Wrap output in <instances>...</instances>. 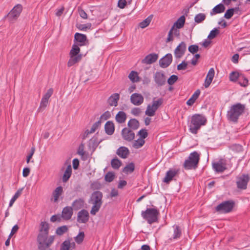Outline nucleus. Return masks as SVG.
Here are the masks:
<instances>
[{
	"label": "nucleus",
	"mask_w": 250,
	"mask_h": 250,
	"mask_svg": "<svg viewBox=\"0 0 250 250\" xmlns=\"http://www.w3.org/2000/svg\"><path fill=\"white\" fill-rule=\"evenodd\" d=\"M121 164V161L117 158L113 159L111 161V167L115 169H119Z\"/></svg>",
	"instance_id": "nucleus-44"
},
{
	"label": "nucleus",
	"mask_w": 250,
	"mask_h": 250,
	"mask_svg": "<svg viewBox=\"0 0 250 250\" xmlns=\"http://www.w3.org/2000/svg\"><path fill=\"white\" fill-rule=\"evenodd\" d=\"M49 229V227L48 223L45 221H43L41 223L39 233L37 238L39 250H46L49 248L53 243L55 236L51 235L48 237Z\"/></svg>",
	"instance_id": "nucleus-1"
},
{
	"label": "nucleus",
	"mask_w": 250,
	"mask_h": 250,
	"mask_svg": "<svg viewBox=\"0 0 250 250\" xmlns=\"http://www.w3.org/2000/svg\"><path fill=\"white\" fill-rule=\"evenodd\" d=\"M104 129L107 134L112 135L115 130L114 123L111 121L107 122L104 125Z\"/></svg>",
	"instance_id": "nucleus-30"
},
{
	"label": "nucleus",
	"mask_w": 250,
	"mask_h": 250,
	"mask_svg": "<svg viewBox=\"0 0 250 250\" xmlns=\"http://www.w3.org/2000/svg\"><path fill=\"white\" fill-rule=\"evenodd\" d=\"M206 19V15L203 13H200L196 15L194 18L195 21L197 23H200Z\"/></svg>",
	"instance_id": "nucleus-50"
},
{
	"label": "nucleus",
	"mask_w": 250,
	"mask_h": 250,
	"mask_svg": "<svg viewBox=\"0 0 250 250\" xmlns=\"http://www.w3.org/2000/svg\"><path fill=\"white\" fill-rule=\"evenodd\" d=\"M23 188L19 189L15 193L14 195L11 198L9 204V207H11L15 201L19 197V196L21 195Z\"/></svg>",
	"instance_id": "nucleus-40"
},
{
	"label": "nucleus",
	"mask_w": 250,
	"mask_h": 250,
	"mask_svg": "<svg viewBox=\"0 0 250 250\" xmlns=\"http://www.w3.org/2000/svg\"><path fill=\"white\" fill-rule=\"evenodd\" d=\"M178 79L177 76L172 75L167 80V83L169 85H172L177 81Z\"/></svg>",
	"instance_id": "nucleus-55"
},
{
	"label": "nucleus",
	"mask_w": 250,
	"mask_h": 250,
	"mask_svg": "<svg viewBox=\"0 0 250 250\" xmlns=\"http://www.w3.org/2000/svg\"><path fill=\"white\" fill-rule=\"evenodd\" d=\"M127 2L126 0H119L118 3V6L120 8H124Z\"/></svg>",
	"instance_id": "nucleus-62"
},
{
	"label": "nucleus",
	"mask_w": 250,
	"mask_h": 250,
	"mask_svg": "<svg viewBox=\"0 0 250 250\" xmlns=\"http://www.w3.org/2000/svg\"><path fill=\"white\" fill-rule=\"evenodd\" d=\"M53 89L52 88L47 90L46 93L42 98L40 106L38 109V112H42L46 107L48 104V101L51 95L53 94Z\"/></svg>",
	"instance_id": "nucleus-10"
},
{
	"label": "nucleus",
	"mask_w": 250,
	"mask_h": 250,
	"mask_svg": "<svg viewBox=\"0 0 250 250\" xmlns=\"http://www.w3.org/2000/svg\"><path fill=\"white\" fill-rule=\"evenodd\" d=\"M84 238V232L81 231L76 237H74V240L78 244H81L83 242Z\"/></svg>",
	"instance_id": "nucleus-47"
},
{
	"label": "nucleus",
	"mask_w": 250,
	"mask_h": 250,
	"mask_svg": "<svg viewBox=\"0 0 250 250\" xmlns=\"http://www.w3.org/2000/svg\"><path fill=\"white\" fill-rule=\"evenodd\" d=\"M142 111L141 109L139 107H134L132 109L131 113L134 116H138Z\"/></svg>",
	"instance_id": "nucleus-61"
},
{
	"label": "nucleus",
	"mask_w": 250,
	"mask_h": 250,
	"mask_svg": "<svg viewBox=\"0 0 250 250\" xmlns=\"http://www.w3.org/2000/svg\"><path fill=\"white\" fill-rule=\"evenodd\" d=\"M219 30L218 28H215L213 30H212L209 34L208 35V38L209 39H213L215 37H216V36L219 34Z\"/></svg>",
	"instance_id": "nucleus-52"
},
{
	"label": "nucleus",
	"mask_w": 250,
	"mask_h": 250,
	"mask_svg": "<svg viewBox=\"0 0 250 250\" xmlns=\"http://www.w3.org/2000/svg\"><path fill=\"white\" fill-rule=\"evenodd\" d=\"M129 129L132 130H136L139 127V123L138 120L135 119H130L127 124Z\"/></svg>",
	"instance_id": "nucleus-37"
},
{
	"label": "nucleus",
	"mask_w": 250,
	"mask_h": 250,
	"mask_svg": "<svg viewBox=\"0 0 250 250\" xmlns=\"http://www.w3.org/2000/svg\"><path fill=\"white\" fill-rule=\"evenodd\" d=\"M207 122V118L202 114H195L192 115L188 126L189 131L194 134H196L201 127L205 125Z\"/></svg>",
	"instance_id": "nucleus-3"
},
{
	"label": "nucleus",
	"mask_w": 250,
	"mask_h": 250,
	"mask_svg": "<svg viewBox=\"0 0 250 250\" xmlns=\"http://www.w3.org/2000/svg\"><path fill=\"white\" fill-rule=\"evenodd\" d=\"M120 99V95L118 93L112 94L107 99V103L111 106H117Z\"/></svg>",
	"instance_id": "nucleus-23"
},
{
	"label": "nucleus",
	"mask_w": 250,
	"mask_h": 250,
	"mask_svg": "<svg viewBox=\"0 0 250 250\" xmlns=\"http://www.w3.org/2000/svg\"><path fill=\"white\" fill-rule=\"evenodd\" d=\"M75 248V244L74 242H71L69 239L65 240L61 244L60 250H71Z\"/></svg>",
	"instance_id": "nucleus-25"
},
{
	"label": "nucleus",
	"mask_w": 250,
	"mask_h": 250,
	"mask_svg": "<svg viewBox=\"0 0 250 250\" xmlns=\"http://www.w3.org/2000/svg\"><path fill=\"white\" fill-rule=\"evenodd\" d=\"M80 49L79 45L73 44L69 52V56H79L80 55Z\"/></svg>",
	"instance_id": "nucleus-38"
},
{
	"label": "nucleus",
	"mask_w": 250,
	"mask_h": 250,
	"mask_svg": "<svg viewBox=\"0 0 250 250\" xmlns=\"http://www.w3.org/2000/svg\"><path fill=\"white\" fill-rule=\"evenodd\" d=\"M134 164L133 163H130L124 167L123 171L126 173H132L134 170Z\"/></svg>",
	"instance_id": "nucleus-46"
},
{
	"label": "nucleus",
	"mask_w": 250,
	"mask_h": 250,
	"mask_svg": "<svg viewBox=\"0 0 250 250\" xmlns=\"http://www.w3.org/2000/svg\"><path fill=\"white\" fill-rule=\"evenodd\" d=\"M159 215V211L156 208H147L141 212L142 217L149 224L158 222Z\"/></svg>",
	"instance_id": "nucleus-6"
},
{
	"label": "nucleus",
	"mask_w": 250,
	"mask_h": 250,
	"mask_svg": "<svg viewBox=\"0 0 250 250\" xmlns=\"http://www.w3.org/2000/svg\"><path fill=\"white\" fill-rule=\"evenodd\" d=\"M185 22V17L184 16H182L177 20L173 26L177 27V28H181L184 26Z\"/></svg>",
	"instance_id": "nucleus-39"
},
{
	"label": "nucleus",
	"mask_w": 250,
	"mask_h": 250,
	"mask_svg": "<svg viewBox=\"0 0 250 250\" xmlns=\"http://www.w3.org/2000/svg\"><path fill=\"white\" fill-rule=\"evenodd\" d=\"M72 174V167L70 165L67 166L62 176V180L63 182H66L70 178Z\"/></svg>",
	"instance_id": "nucleus-34"
},
{
	"label": "nucleus",
	"mask_w": 250,
	"mask_h": 250,
	"mask_svg": "<svg viewBox=\"0 0 250 250\" xmlns=\"http://www.w3.org/2000/svg\"><path fill=\"white\" fill-rule=\"evenodd\" d=\"M30 168L28 167H25L23 169L22 175L24 177H27L30 173Z\"/></svg>",
	"instance_id": "nucleus-64"
},
{
	"label": "nucleus",
	"mask_w": 250,
	"mask_h": 250,
	"mask_svg": "<svg viewBox=\"0 0 250 250\" xmlns=\"http://www.w3.org/2000/svg\"><path fill=\"white\" fill-rule=\"evenodd\" d=\"M152 19V15L148 16L145 20H143L142 22L139 23V26L141 28H145L147 27L150 23Z\"/></svg>",
	"instance_id": "nucleus-43"
},
{
	"label": "nucleus",
	"mask_w": 250,
	"mask_h": 250,
	"mask_svg": "<svg viewBox=\"0 0 250 250\" xmlns=\"http://www.w3.org/2000/svg\"><path fill=\"white\" fill-rule=\"evenodd\" d=\"M163 102V100L162 98H159L156 101L153 100L152 104V106H153V107L157 110L159 107L162 104Z\"/></svg>",
	"instance_id": "nucleus-53"
},
{
	"label": "nucleus",
	"mask_w": 250,
	"mask_h": 250,
	"mask_svg": "<svg viewBox=\"0 0 250 250\" xmlns=\"http://www.w3.org/2000/svg\"><path fill=\"white\" fill-rule=\"evenodd\" d=\"M90 27H91L90 23H88L87 24H80L77 26L78 29L80 30H82V31H86L88 28H90Z\"/></svg>",
	"instance_id": "nucleus-59"
},
{
	"label": "nucleus",
	"mask_w": 250,
	"mask_h": 250,
	"mask_svg": "<svg viewBox=\"0 0 250 250\" xmlns=\"http://www.w3.org/2000/svg\"><path fill=\"white\" fill-rule=\"evenodd\" d=\"M89 215L88 211L83 209L78 212L77 215V221L80 223L85 224L88 222Z\"/></svg>",
	"instance_id": "nucleus-16"
},
{
	"label": "nucleus",
	"mask_w": 250,
	"mask_h": 250,
	"mask_svg": "<svg viewBox=\"0 0 250 250\" xmlns=\"http://www.w3.org/2000/svg\"><path fill=\"white\" fill-rule=\"evenodd\" d=\"M115 178L114 173L112 172H108L105 175L104 179L106 182H111Z\"/></svg>",
	"instance_id": "nucleus-51"
},
{
	"label": "nucleus",
	"mask_w": 250,
	"mask_h": 250,
	"mask_svg": "<svg viewBox=\"0 0 250 250\" xmlns=\"http://www.w3.org/2000/svg\"><path fill=\"white\" fill-rule=\"evenodd\" d=\"M212 168L217 172H223L227 169L226 161L220 159L217 162L212 163Z\"/></svg>",
	"instance_id": "nucleus-13"
},
{
	"label": "nucleus",
	"mask_w": 250,
	"mask_h": 250,
	"mask_svg": "<svg viewBox=\"0 0 250 250\" xmlns=\"http://www.w3.org/2000/svg\"><path fill=\"white\" fill-rule=\"evenodd\" d=\"M249 181L250 177L248 174H242L241 176L237 177L236 181L237 188L241 189H246Z\"/></svg>",
	"instance_id": "nucleus-12"
},
{
	"label": "nucleus",
	"mask_w": 250,
	"mask_h": 250,
	"mask_svg": "<svg viewBox=\"0 0 250 250\" xmlns=\"http://www.w3.org/2000/svg\"><path fill=\"white\" fill-rule=\"evenodd\" d=\"M187 46L185 42H182L174 50L175 57L177 59L181 58L184 55Z\"/></svg>",
	"instance_id": "nucleus-15"
},
{
	"label": "nucleus",
	"mask_w": 250,
	"mask_h": 250,
	"mask_svg": "<svg viewBox=\"0 0 250 250\" xmlns=\"http://www.w3.org/2000/svg\"><path fill=\"white\" fill-rule=\"evenodd\" d=\"M68 228L66 226H62L58 227L56 230V233L58 235H62L68 231Z\"/></svg>",
	"instance_id": "nucleus-48"
},
{
	"label": "nucleus",
	"mask_w": 250,
	"mask_h": 250,
	"mask_svg": "<svg viewBox=\"0 0 250 250\" xmlns=\"http://www.w3.org/2000/svg\"><path fill=\"white\" fill-rule=\"evenodd\" d=\"M116 154L121 158L125 159L129 154L128 149L125 146H121L117 150Z\"/></svg>",
	"instance_id": "nucleus-26"
},
{
	"label": "nucleus",
	"mask_w": 250,
	"mask_h": 250,
	"mask_svg": "<svg viewBox=\"0 0 250 250\" xmlns=\"http://www.w3.org/2000/svg\"><path fill=\"white\" fill-rule=\"evenodd\" d=\"M75 40L79 42V45L82 46L84 45L85 42L86 40V36L84 35L79 33H76L75 34Z\"/></svg>",
	"instance_id": "nucleus-33"
},
{
	"label": "nucleus",
	"mask_w": 250,
	"mask_h": 250,
	"mask_svg": "<svg viewBox=\"0 0 250 250\" xmlns=\"http://www.w3.org/2000/svg\"><path fill=\"white\" fill-rule=\"evenodd\" d=\"M103 193L100 191L93 192L89 200V203L92 205L90 210V214L95 215L99 211L102 204Z\"/></svg>",
	"instance_id": "nucleus-4"
},
{
	"label": "nucleus",
	"mask_w": 250,
	"mask_h": 250,
	"mask_svg": "<svg viewBox=\"0 0 250 250\" xmlns=\"http://www.w3.org/2000/svg\"><path fill=\"white\" fill-rule=\"evenodd\" d=\"M177 27L172 26L169 31L168 32V36L166 40V42H170L173 40V35L175 37H179L180 36V31Z\"/></svg>",
	"instance_id": "nucleus-19"
},
{
	"label": "nucleus",
	"mask_w": 250,
	"mask_h": 250,
	"mask_svg": "<svg viewBox=\"0 0 250 250\" xmlns=\"http://www.w3.org/2000/svg\"><path fill=\"white\" fill-rule=\"evenodd\" d=\"M245 104L237 103L232 105L227 111V118L229 122L234 123L238 122V119L245 112Z\"/></svg>",
	"instance_id": "nucleus-2"
},
{
	"label": "nucleus",
	"mask_w": 250,
	"mask_h": 250,
	"mask_svg": "<svg viewBox=\"0 0 250 250\" xmlns=\"http://www.w3.org/2000/svg\"><path fill=\"white\" fill-rule=\"evenodd\" d=\"M225 10V7L222 3H219L216 5L210 11V15L213 16L217 14L224 12Z\"/></svg>",
	"instance_id": "nucleus-27"
},
{
	"label": "nucleus",
	"mask_w": 250,
	"mask_h": 250,
	"mask_svg": "<svg viewBox=\"0 0 250 250\" xmlns=\"http://www.w3.org/2000/svg\"><path fill=\"white\" fill-rule=\"evenodd\" d=\"M172 61V56L171 54H167L159 60L160 66L165 68L167 67Z\"/></svg>",
	"instance_id": "nucleus-17"
},
{
	"label": "nucleus",
	"mask_w": 250,
	"mask_h": 250,
	"mask_svg": "<svg viewBox=\"0 0 250 250\" xmlns=\"http://www.w3.org/2000/svg\"><path fill=\"white\" fill-rule=\"evenodd\" d=\"M63 193V188L61 186L58 187L52 192V196L53 197V201L54 202H57L59 197Z\"/></svg>",
	"instance_id": "nucleus-31"
},
{
	"label": "nucleus",
	"mask_w": 250,
	"mask_h": 250,
	"mask_svg": "<svg viewBox=\"0 0 250 250\" xmlns=\"http://www.w3.org/2000/svg\"><path fill=\"white\" fill-rule=\"evenodd\" d=\"M116 121L120 124L125 122L126 119V115L124 111H119L116 115Z\"/></svg>",
	"instance_id": "nucleus-36"
},
{
	"label": "nucleus",
	"mask_w": 250,
	"mask_h": 250,
	"mask_svg": "<svg viewBox=\"0 0 250 250\" xmlns=\"http://www.w3.org/2000/svg\"><path fill=\"white\" fill-rule=\"evenodd\" d=\"M188 65V63L185 61H183L180 64L177 66V69L178 70L186 69Z\"/></svg>",
	"instance_id": "nucleus-60"
},
{
	"label": "nucleus",
	"mask_w": 250,
	"mask_h": 250,
	"mask_svg": "<svg viewBox=\"0 0 250 250\" xmlns=\"http://www.w3.org/2000/svg\"><path fill=\"white\" fill-rule=\"evenodd\" d=\"M145 143V141L144 139L139 138L133 142L132 146L136 149H138L142 147Z\"/></svg>",
	"instance_id": "nucleus-42"
},
{
	"label": "nucleus",
	"mask_w": 250,
	"mask_h": 250,
	"mask_svg": "<svg viewBox=\"0 0 250 250\" xmlns=\"http://www.w3.org/2000/svg\"><path fill=\"white\" fill-rule=\"evenodd\" d=\"M229 80L233 82H238L242 86L246 87L248 85L249 81L243 74L238 72H232L229 75Z\"/></svg>",
	"instance_id": "nucleus-8"
},
{
	"label": "nucleus",
	"mask_w": 250,
	"mask_h": 250,
	"mask_svg": "<svg viewBox=\"0 0 250 250\" xmlns=\"http://www.w3.org/2000/svg\"><path fill=\"white\" fill-rule=\"evenodd\" d=\"M238 8V7L235 8H232L228 9L225 13L224 17L227 19H230L233 16L235 10Z\"/></svg>",
	"instance_id": "nucleus-49"
},
{
	"label": "nucleus",
	"mask_w": 250,
	"mask_h": 250,
	"mask_svg": "<svg viewBox=\"0 0 250 250\" xmlns=\"http://www.w3.org/2000/svg\"><path fill=\"white\" fill-rule=\"evenodd\" d=\"M22 6L21 4H17L5 16V18L7 17L10 21L16 20L20 16L21 13L22 11Z\"/></svg>",
	"instance_id": "nucleus-9"
},
{
	"label": "nucleus",
	"mask_w": 250,
	"mask_h": 250,
	"mask_svg": "<svg viewBox=\"0 0 250 250\" xmlns=\"http://www.w3.org/2000/svg\"><path fill=\"white\" fill-rule=\"evenodd\" d=\"M214 74H215V71H214L213 68H211L209 70V71L207 74L205 81L204 85L205 88H208V87H209V86L211 84V83L212 81V80L214 78Z\"/></svg>",
	"instance_id": "nucleus-21"
},
{
	"label": "nucleus",
	"mask_w": 250,
	"mask_h": 250,
	"mask_svg": "<svg viewBox=\"0 0 250 250\" xmlns=\"http://www.w3.org/2000/svg\"><path fill=\"white\" fill-rule=\"evenodd\" d=\"M154 81L158 86H162L166 83V76L164 71H158L153 75Z\"/></svg>",
	"instance_id": "nucleus-11"
},
{
	"label": "nucleus",
	"mask_w": 250,
	"mask_h": 250,
	"mask_svg": "<svg viewBox=\"0 0 250 250\" xmlns=\"http://www.w3.org/2000/svg\"><path fill=\"white\" fill-rule=\"evenodd\" d=\"M143 96L139 93H135L130 96V101L135 105H140L144 102Z\"/></svg>",
	"instance_id": "nucleus-18"
},
{
	"label": "nucleus",
	"mask_w": 250,
	"mask_h": 250,
	"mask_svg": "<svg viewBox=\"0 0 250 250\" xmlns=\"http://www.w3.org/2000/svg\"><path fill=\"white\" fill-rule=\"evenodd\" d=\"M84 200L83 198L75 200L72 203V208L76 210H79L84 207Z\"/></svg>",
	"instance_id": "nucleus-29"
},
{
	"label": "nucleus",
	"mask_w": 250,
	"mask_h": 250,
	"mask_svg": "<svg viewBox=\"0 0 250 250\" xmlns=\"http://www.w3.org/2000/svg\"><path fill=\"white\" fill-rule=\"evenodd\" d=\"M78 12H79V14L80 17L82 18H83V19H87V15L83 9H82L80 7H79L78 8Z\"/></svg>",
	"instance_id": "nucleus-56"
},
{
	"label": "nucleus",
	"mask_w": 250,
	"mask_h": 250,
	"mask_svg": "<svg viewBox=\"0 0 250 250\" xmlns=\"http://www.w3.org/2000/svg\"><path fill=\"white\" fill-rule=\"evenodd\" d=\"M122 136L125 140L128 142H131L135 138V133L132 130L127 127L122 129Z\"/></svg>",
	"instance_id": "nucleus-14"
},
{
	"label": "nucleus",
	"mask_w": 250,
	"mask_h": 250,
	"mask_svg": "<svg viewBox=\"0 0 250 250\" xmlns=\"http://www.w3.org/2000/svg\"><path fill=\"white\" fill-rule=\"evenodd\" d=\"M177 172L175 169H170L166 173V176L164 178L163 182L167 184H169L176 176Z\"/></svg>",
	"instance_id": "nucleus-24"
},
{
	"label": "nucleus",
	"mask_w": 250,
	"mask_h": 250,
	"mask_svg": "<svg viewBox=\"0 0 250 250\" xmlns=\"http://www.w3.org/2000/svg\"><path fill=\"white\" fill-rule=\"evenodd\" d=\"M73 214V208L71 207H66L62 209V218L66 220L70 219Z\"/></svg>",
	"instance_id": "nucleus-22"
},
{
	"label": "nucleus",
	"mask_w": 250,
	"mask_h": 250,
	"mask_svg": "<svg viewBox=\"0 0 250 250\" xmlns=\"http://www.w3.org/2000/svg\"><path fill=\"white\" fill-rule=\"evenodd\" d=\"M128 78L133 83L139 82L140 79L137 72L132 71L128 75Z\"/></svg>",
	"instance_id": "nucleus-41"
},
{
	"label": "nucleus",
	"mask_w": 250,
	"mask_h": 250,
	"mask_svg": "<svg viewBox=\"0 0 250 250\" xmlns=\"http://www.w3.org/2000/svg\"><path fill=\"white\" fill-rule=\"evenodd\" d=\"M78 153L81 156H83L84 154V145L83 144H81L79 146Z\"/></svg>",
	"instance_id": "nucleus-63"
},
{
	"label": "nucleus",
	"mask_w": 250,
	"mask_h": 250,
	"mask_svg": "<svg viewBox=\"0 0 250 250\" xmlns=\"http://www.w3.org/2000/svg\"><path fill=\"white\" fill-rule=\"evenodd\" d=\"M173 228V234L172 239L177 240L180 238L182 235V229L181 228L177 225H174Z\"/></svg>",
	"instance_id": "nucleus-35"
},
{
	"label": "nucleus",
	"mask_w": 250,
	"mask_h": 250,
	"mask_svg": "<svg viewBox=\"0 0 250 250\" xmlns=\"http://www.w3.org/2000/svg\"><path fill=\"white\" fill-rule=\"evenodd\" d=\"M110 117V113L107 111L103 113L100 117L99 121H105Z\"/></svg>",
	"instance_id": "nucleus-58"
},
{
	"label": "nucleus",
	"mask_w": 250,
	"mask_h": 250,
	"mask_svg": "<svg viewBox=\"0 0 250 250\" xmlns=\"http://www.w3.org/2000/svg\"><path fill=\"white\" fill-rule=\"evenodd\" d=\"M70 58L67 63L68 67H70L77 63L79 62L82 58V55H79V56H69Z\"/></svg>",
	"instance_id": "nucleus-28"
},
{
	"label": "nucleus",
	"mask_w": 250,
	"mask_h": 250,
	"mask_svg": "<svg viewBox=\"0 0 250 250\" xmlns=\"http://www.w3.org/2000/svg\"><path fill=\"white\" fill-rule=\"evenodd\" d=\"M156 111V109L152 106V105L148 104L145 111V114L148 116H153Z\"/></svg>",
	"instance_id": "nucleus-45"
},
{
	"label": "nucleus",
	"mask_w": 250,
	"mask_h": 250,
	"mask_svg": "<svg viewBox=\"0 0 250 250\" xmlns=\"http://www.w3.org/2000/svg\"><path fill=\"white\" fill-rule=\"evenodd\" d=\"M200 157V154L196 151L190 153L188 159L184 163V168L187 170L195 169L198 167Z\"/></svg>",
	"instance_id": "nucleus-5"
},
{
	"label": "nucleus",
	"mask_w": 250,
	"mask_h": 250,
	"mask_svg": "<svg viewBox=\"0 0 250 250\" xmlns=\"http://www.w3.org/2000/svg\"><path fill=\"white\" fill-rule=\"evenodd\" d=\"M200 94V90L199 89L196 90L191 97L188 100L187 104L189 106L192 105L199 97Z\"/></svg>",
	"instance_id": "nucleus-32"
},
{
	"label": "nucleus",
	"mask_w": 250,
	"mask_h": 250,
	"mask_svg": "<svg viewBox=\"0 0 250 250\" xmlns=\"http://www.w3.org/2000/svg\"><path fill=\"white\" fill-rule=\"evenodd\" d=\"M138 134L140 136V139H144L146 138L148 136V133L147 130L145 129H141L139 132Z\"/></svg>",
	"instance_id": "nucleus-54"
},
{
	"label": "nucleus",
	"mask_w": 250,
	"mask_h": 250,
	"mask_svg": "<svg viewBox=\"0 0 250 250\" xmlns=\"http://www.w3.org/2000/svg\"><path fill=\"white\" fill-rule=\"evenodd\" d=\"M158 58V54L155 53L149 54L142 60V62L147 64H151L155 62Z\"/></svg>",
	"instance_id": "nucleus-20"
},
{
	"label": "nucleus",
	"mask_w": 250,
	"mask_h": 250,
	"mask_svg": "<svg viewBox=\"0 0 250 250\" xmlns=\"http://www.w3.org/2000/svg\"><path fill=\"white\" fill-rule=\"evenodd\" d=\"M188 49L190 53L194 54L198 51L199 46L195 44L191 45L188 47Z\"/></svg>",
	"instance_id": "nucleus-57"
},
{
	"label": "nucleus",
	"mask_w": 250,
	"mask_h": 250,
	"mask_svg": "<svg viewBox=\"0 0 250 250\" xmlns=\"http://www.w3.org/2000/svg\"><path fill=\"white\" fill-rule=\"evenodd\" d=\"M234 205L235 203L232 200L225 201L215 207V211L220 213H228L232 210Z\"/></svg>",
	"instance_id": "nucleus-7"
}]
</instances>
